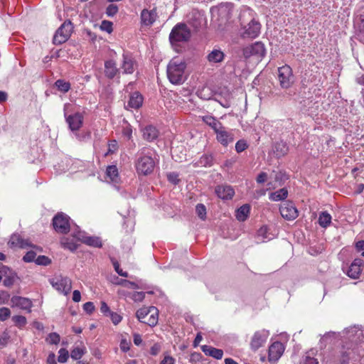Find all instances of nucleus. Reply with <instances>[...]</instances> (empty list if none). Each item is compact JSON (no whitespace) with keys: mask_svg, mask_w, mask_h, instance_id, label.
I'll return each mask as SVG.
<instances>
[{"mask_svg":"<svg viewBox=\"0 0 364 364\" xmlns=\"http://www.w3.org/2000/svg\"><path fill=\"white\" fill-rule=\"evenodd\" d=\"M80 242L94 247H101L102 245V241L100 237L95 236H88L85 232L77 231V236H76Z\"/></svg>","mask_w":364,"mask_h":364,"instance_id":"obj_16","label":"nucleus"},{"mask_svg":"<svg viewBox=\"0 0 364 364\" xmlns=\"http://www.w3.org/2000/svg\"><path fill=\"white\" fill-rule=\"evenodd\" d=\"M60 336L56 333H51L48 335L47 341L50 344H58L60 342Z\"/></svg>","mask_w":364,"mask_h":364,"instance_id":"obj_53","label":"nucleus"},{"mask_svg":"<svg viewBox=\"0 0 364 364\" xmlns=\"http://www.w3.org/2000/svg\"><path fill=\"white\" fill-rule=\"evenodd\" d=\"M118 12V6L115 4H109L106 9V14L112 17Z\"/></svg>","mask_w":364,"mask_h":364,"instance_id":"obj_52","label":"nucleus"},{"mask_svg":"<svg viewBox=\"0 0 364 364\" xmlns=\"http://www.w3.org/2000/svg\"><path fill=\"white\" fill-rule=\"evenodd\" d=\"M86 350L84 346L80 347L77 346L75 347L72 350L70 353V356L74 360H80L82 355L85 353Z\"/></svg>","mask_w":364,"mask_h":364,"instance_id":"obj_39","label":"nucleus"},{"mask_svg":"<svg viewBox=\"0 0 364 364\" xmlns=\"http://www.w3.org/2000/svg\"><path fill=\"white\" fill-rule=\"evenodd\" d=\"M130 298L135 302H141L145 297V293L144 291H134L129 294Z\"/></svg>","mask_w":364,"mask_h":364,"instance_id":"obj_44","label":"nucleus"},{"mask_svg":"<svg viewBox=\"0 0 364 364\" xmlns=\"http://www.w3.org/2000/svg\"><path fill=\"white\" fill-rule=\"evenodd\" d=\"M203 121L206 124L210 126L214 130L215 132L218 131L219 129H221V127L223 126L221 122H220L215 117L210 116V115H206V116L203 117Z\"/></svg>","mask_w":364,"mask_h":364,"instance_id":"obj_35","label":"nucleus"},{"mask_svg":"<svg viewBox=\"0 0 364 364\" xmlns=\"http://www.w3.org/2000/svg\"><path fill=\"white\" fill-rule=\"evenodd\" d=\"M112 26L113 24L111 21L104 20L101 23L100 29L107 32L108 33H111L113 31Z\"/></svg>","mask_w":364,"mask_h":364,"instance_id":"obj_47","label":"nucleus"},{"mask_svg":"<svg viewBox=\"0 0 364 364\" xmlns=\"http://www.w3.org/2000/svg\"><path fill=\"white\" fill-rule=\"evenodd\" d=\"M175 359L168 355H164V358L162 360H161V364H174Z\"/></svg>","mask_w":364,"mask_h":364,"instance_id":"obj_62","label":"nucleus"},{"mask_svg":"<svg viewBox=\"0 0 364 364\" xmlns=\"http://www.w3.org/2000/svg\"><path fill=\"white\" fill-rule=\"evenodd\" d=\"M196 211L198 216L203 220L206 218V208L202 203H198L196 207Z\"/></svg>","mask_w":364,"mask_h":364,"instance_id":"obj_42","label":"nucleus"},{"mask_svg":"<svg viewBox=\"0 0 364 364\" xmlns=\"http://www.w3.org/2000/svg\"><path fill=\"white\" fill-rule=\"evenodd\" d=\"M8 245L11 248H21L26 249L28 247L33 248L38 252H42V248L34 245L28 239H24L20 234H13L8 242Z\"/></svg>","mask_w":364,"mask_h":364,"instance_id":"obj_9","label":"nucleus"},{"mask_svg":"<svg viewBox=\"0 0 364 364\" xmlns=\"http://www.w3.org/2000/svg\"><path fill=\"white\" fill-rule=\"evenodd\" d=\"M35 262L39 265L46 266V265H48L51 262V260L48 257L41 255V256H38L36 259Z\"/></svg>","mask_w":364,"mask_h":364,"instance_id":"obj_49","label":"nucleus"},{"mask_svg":"<svg viewBox=\"0 0 364 364\" xmlns=\"http://www.w3.org/2000/svg\"><path fill=\"white\" fill-rule=\"evenodd\" d=\"M119 285H122L127 288L134 289H147V285L141 280H137L136 282H131L127 279H120L117 283Z\"/></svg>","mask_w":364,"mask_h":364,"instance_id":"obj_24","label":"nucleus"},{"mask_svg":"<svg viewBox=\"0 0 364 364\" xmlns=\"http://www.w3.org/2000/svg\"><path fill=\"white\" fill-rule=\"evenodd\" d=\"M122 68L123 69V73L126 74H131L134 71L135 62L134 61L133 58L128 54H123Z\"/></svg>","mask_w":364,"mask_h":364,"instance_id":"obj_25","label":"nucleus"},{"mask_svg":"<svg viewBox=\"0 0 364 364\" xmlns=\"http://www.w3.org/2000/svg\"><path fill=\"white\" fill-rule=\"evenodd\" d=\"M215 192L216 195L223 200L231 199L235 194L233 188L228 185L218 186L215 188Z\"/></svg>","mask_w":364,"mask_h":364,"instance_id":"obj_18","label":"nucleus"},{"mask_svg":"<svg viewBox=\"0 0 364 364\" xmlns=\"http://www.w3.org/2000/svg\"><path fill=\"white\" fill-rule=\"evenodd\" d=\"M36 258V252L31 250L26 252V254L23 256V259L26 262H31L35 261Z\"/></svg>","mask_w":364,"mask_h":364,"instance_id":"obj_51","label":"nucleus"},{"mask_svg":"<svg viewBox=\"0 0 364 364\" xmlns=\"http://www.w3.org/2000/svg\"><path fill=\"white\" fill-rule=\"evenodd\" d=\"M10 338V336L8 332L4 331L0 336V346H5Z\"/></svg>","mask_w":364,"mask_h":364,"instance_id":"obj_57","label":"nucleus"},{"mask_svg":"<svg viewBox=\"0 0 364 364\" xmlns=\"http://www.w3.org/2000/svg\"><path fill=\"white\" fill-rule=\"evenodd\" d=\"M356 336L361 348H364V332L363 331H357Z\"/></svg>","mask_w":364,"mask_h":364,"instance_id":"obj_61","label":"nucleus"},{"mask_svg":"<svg viewBox=\"0 0 364 364\" xmlns=\"http://www.w3.org/2000/svg\"><path fill=\"white\" fill-rule=\"evenodd\" d=\"M143 100L144 98L139 92H133L129 97L127 106L130 108L138 109L142 105Z\"/></svg>","mask_w":364,"mask_h":364,"instance_id":"obj_30","label":"nucleus"},{"mask_svg":"<svg viewBox=\"0 0 364 364\" xmlns=\"http://www.w3.org/2000/svg\"><path fill=\"white\" fill-rule=\"evenodd\" d=\"M250 206L248 204H245L239 208L236 211V218L239 221H245L248 217L250 213Z\"/></svg>","mask_w":364,"mask_h":364,"instance_id":"obj_36","label":"nucleus"},{"mask_svg":"<svg viewBox=\"0 0 364 364\" xmlns=\"http://www.w3.org/2000/svg\"><path fill=\"white\" fill-rule=\"evenodd\" d=\"M266 50L262 42H256L243 48V56L247 59L255 58L256 60H261L265 55Z\"/></svg>","mask_w":364,"mask_h":364,"instance_id":"obj_7","label":"nucleus"},{"mask_svg":"<svg viewBox=\"0 0 364 364\" xmlns=\"http://www.w3.org/2000/svg\"><path fill=\"white\" fill-rule=\"evenodd\" d=\"M355 26L359 33H364V14L360 15L355 23Z\"/></svg>","mask_w":364,"mask_h":364,"instance_id":"obj_46","label":"nucleus"},{"mask_svg":"<svg viewBox=\"0 0 364 364\" xmlns=\"http://www.w3.org/2000/svg\"><path fill=\"white\" fill-rule=\"evenodd\" d=\"M225 55L223 51L218 49L212 50L207 56L208 60L210 63H217L223 60Z\"/></svg>","mask_w":364,"mask_h":364,"instance_id":"obj_34","label":"nucleus"},{"mask_svg":"<svg viewBox=\"0 0 364 364\" xmlns=\"http://www.w3.org/2000/svg\"><path fill=\"white\" fill-rule=\"evenodd\" d=\"M247 148V144L245 140H239L235 144V150L237 153L245 151Z\"/></svg>","mask_w":364,"mask_h":364,"instance_id":"obj_54","label":"nucleus"},{"mask_svg":"<svg viewBox=\"0 0 364 364\" xmlns=\"http://www.w3.org/2000/svg\"><path fill=\"white\" fill-rule=\"evenodd\" d=\"M363 264V259L360 258L355 259L348 268L347 272L348 276L352 279H358L362 272L361 267Z\"/></svg>","mask_w":364,"mask_h":364,"instance_id":"obj_19","label":"nucleus"},{"mask_svg":"<svg viewBox=\"0 0 364 364\" xmlns=\"http://www.w3.org/2000/svg\"><path fill=\"white\" fill-rule=\"evenodd\" d=\"M281 215L288 220H292L298 217V210L291 201L284 202L279 208Z\"/></svg>","mask_w":364,"mask_h":364,"instance_id":"obj_14","label":"nucleus"},{"mask_svg":"<svg viewBox=\"0 0 364 364\" xmlns=\"http://www.w3.org/2000/svg\"><path fill=\"white\" fill-rule=\"evenodd\" d=\"M52 287L58 292L68 295L72 289V281L67 277L57 275L50 279Z\"/></svg>","mask_w":364,"mask_h":364,"instance_id":"obj_6","label":"nucleus"},{"mask_svg":"<svg viewBox=\"0 0 364 364\" xmlns=\"http://www.w3.org/2000/svg\"><path fill=\"white\" fill-rule=\"evenodd\" d=\"M213 164V156L212 154H203L196 162L193 164L194 167H210Z\"/></svg>","mask_w":364,"mask_h":364,"instance_id":"obj_33","label":"nucleus"},{"mask_svg":"<svg viewBox=\"0 0 364 364\" xmlns=\"http://www.w3.org/2000/svg\"><path fill=\"white\" fill-rule=\"evenodd\" d=\"M201 349L206 355L211 356L218 360L223 358V351L221 349L215 348L207 345L202 346Z\"/></svg>","mask_w":364,"mask_h":364,"instance_id":"obj_29","label":"nucleus"},{"mask_svg":"<svg viewBox=\"0 0 364 364\" xmlns=\"http://www.w3.org/2000/svg\"><path fill=\"white\" fill-rule=\"evenodd\" d=\"M167 178L168 181L176 185L180 182L179 175L176 172H170L167 173Z\"/></svg>","mask_w":364,"mask_h":364,"instance_id":"obj_48","label":"nucleus"},{"mask_svg":"<svg viewBox=\"0 0 364 364\" xmlns=\"http://www.w3.org/2000/svg\"><path fill=\"white\" fill-rule=\"evenodd\" d=\"M105 75L112 79L116 76L119 73V70L117 68L115 62L113 60H107L105 63Z\"/></svg>","mask_w":364,"mask_h":364,"instance_id":"obj_31","label":"nucleus"},{"mask_svg":"<svg viewBox=\"0 0 364 364\" xmlns=\"http://www.w3.org/2000/svg\"><path fill=\"white\" fill-rule=\"evenodd\" d=\"M73 25L70 21L64 22L56 31L53 37V43L62 44L68 41L73 31Z\"/></svg>","mask_w":364,"mask_h":364,"instance_id":"obj_10","label":"nucleus"},{"mask_svg":"<svg viewBox=\"0 0 364 364\" xmlns=\"http://www.w3.org/2000/svg\"><path fill=\"white\" fill-rule=\"evenodd\" d=\"M113 266L117 274L122 277H127L129 276L127 272H123L119 267V264L117 262H113Z\"/></svg>","mask_w":364,"mask_h":364,"instance_id":"obj_58","label":"nucleus"},{"mask_svg":"<svg viewBox=\"0 0 364 364\" xmlns=\"http://www.w3.org/2000/svg\"><path fill=\"white\" fill-rule=\"evenodd\" d=\"M11 316V311L9 309L6 307H1L0 309V321H4L7 320Z\"/></svg>","mask_w":364,"mask_h":364,"instance_id":"obj_50","label":"nucleus"},{"mask_svg":"<svg viewBox=\"0 0 364 364\" xmlns=\"http://www.w3.org/2000/svg\"><path fill=\"white\" fill-rule=\"evenodd\" d=\"M120 349L123 352H127L130 349V343L126 339H122L120 342Z\"/></svg>","mask_w":364,"mask_h":364,"instance_id":"obj_60","label":"nucleus"},{"mask_svg":"<svg viewBox=\"0 0 364 364\" xmlns=\"http://www.w3.org/2000/svg\"><path fill=\"white\" fill-rule=\"evenodd\" d=\"M12 321L18 328L23 327L27 323L26 318L23 316H14L12 317Z\"/></svg>","mask_w":364,"mask_h":364,"instance_id":"obj_41","label":"nucleus"},{"mask_svg":"<svg viewBox=\"0 0 364 364\" xmlns=\"http://www.w3.org/2000/svg\"><path fill=\"white\" fill-rule=\"evenodd\" d=\"M215 133L217 134V140L225 146H228L234 140L232 134L228 132L223 126Z\"/></svg>","mask_w":364,"mask_h":364,"instance_id":"obj_20","label":"nucleus"},{"mask_svg":"<svg viewBox=\"0 0 364 364\" xmlns=\"http://www.w3.org/2000/svg\"><path fill=\"white\" fill-rule=\"evenodd\" d=\"M232 4L222 3L211 9L213 18L218 21L220 26L225 24L232 16Z\"/></svg>","mask_w":364,"mask_h":364,"instance_id":"obj_4","label":"nucleus"},{"mask_svg":"<svg viewBox=\"0 0 364 364\" xmlns=\"http://www.w3.org/2000/svg\"><path fill=\"white\" fill-rule=\"evenodd\" d=\"M117 142L115 140H112L108 144V150L105 155L113 154L117 150Z\"/></svg>","mask_w":364,"mask_h":364,"instance_id":"obj_55","label":"nucleus"},{"mask_svg":"<svg viewBox=\"0 0 364 364\" xmlns=\"http://www.w3.org/2000/svg\"><path fill=\"white\" fill-rule=\"evenodd\" d=\"M157 13L156 9L149 11L144 9L141 14V23L144 26H151L156 21Z\"/></svg>","mask_w":364,"mask_h":364,"instance_id":"obj_23","label":"nucleus"},{"mask_svg":"<svg viewBox=\"0 0 364 364\" xmlns=\"http://www.w3.org/2000/svg\"><path fill=\"white\" fill-rule=\"evenodd\" d=\"M186 63L178 58H173L167 65V76L173 84H181L184 81V70Z\"/></svg>","mask_w":364,"mask_h":364,"instance_id":"obj_2","label":"nucleus"},{"mask_svg":"<svg viewBox=\"0 0 364 364\" xmlns=\"http://www.w3.org/2000/svg\"><path fill=\"white\" fill-rule=\"evenodd\" d=\"M83 309L88 314H92L95 310V306L92 302L88 301L83 305Z\"/></svg>","mask_w":364,"mask_h":364,"instance_id":"obj_59","label":"nucleus"},{"mask_svg":"<svg viewBox=\"0 0 364 364\" xmlns=\"http://www.w3.org/2000/svg\"><path fill=\"white\" fill-rule=\"evenodd\" d=\"M58 361L59 363H65L68 358H69V353L68 351L65 348H60L58 351Z\"/></svg>","mask_w":364,"mask_h":364,"instance_id":"obj_45","label":"nucleus"},{"mask_svg":"<svg viewBox=\"0 0 364 364\" xmlns=\"http://www.w3.org/2000/svg\"><path fill=\"white\" fill-rule=\"evenodd\" d=\"M272 150L276 157L281 158L289 151V146L286 142L283 141H277L272 146Z\"/></svg>","mask_w":364,"mask_h":364,"instance_id":"obj_26","label":"nucleus"},{"mask_svg":"<svg viewBox=\"0 0 364 364\" xmlns=\"http://www.w3.org/2000/svg\"><path fill=\"white\" fill-rule=\"evenodd\" d=\"M269 336V331L264 329L256 331L252 336L250 341V348L256 351L264 346Z\"/></svg>","mask_w":364,"mask_h":364,"instance_id":"obj_13","label":"nucleus"},{"mask_svg":"<svg viewBox=\"0 0 364 364\" xmlns=\"http://www.w3.org/2000/svg\"><path fill=\"white\" fill-rule=\"evenodd\" d=\"M0 272L5 276V278L4 279V286H12L15 282L16 274L14 272H12L9 268L4 266H3L1 268Z\"/></svg>","mask_w":364,"mask_h":364,"instance_id":"obj_27","label":"nucleus"},{"mask_svg":"<svg viewBox=\"0 0 364 364\" xmlns=\"http://www.w3.org/2000/svg\"><path fill=\"white\" fill-rule=\"evenodd\" d=\"M267 180V174L265 172H261L257 177L256 181L258 183H263Z\"/></svg>","mask_w":364,"mask_h":364,"instance_id":"obj_63","label":"nucleus"},{"mask_svg":"<svg viewBox=\"0 0 364 364\" xmlns=\"http://www.w3.org/2000/svg\"><path fill=\"white\" fill-rule=\"evenodd\" d=\"M142 132L144 139L149 141L157 139L159 133L158 129L152 125L144 127Z\"/></svg>","mask_w":364,"mask_h":364,"instance_id":"obj_28","label":"nucleus"},{"mask_svg":"<svg viewBox=\"0 0 364 364\" xmlns=\"http://www.w3.org/2000/svg\"><path fill=\"white\" fill-rule=\"evenodd\" d=\"M278 80L283 89H287L294 82V76L290 66L285 65L278 68Z\"/></svg>","mask_w":364,"mask_h":364,"instance_id":"obj_11","label":"nucleus"},{"mask_svg":"<svg viewBox=\"0 0 364 364\" xmlns=\"http://www.w3.org/2000/svg\"><path fill=\"white\" fill-rule=\"evenodd\" d=\"M331 223V216L326 211H323L320 213L318 218V224L323 227L326 228Z\"/></svg>","mask_w":364,"mask_h":364,"instance_id":"obj_38","label":"nucleus"},{"mask_svg":"<svg viewBox=\"0 0 364 364\" xmlns=\"http://www.w3.org/2000/svg\"><path fill=\"white\" fill-rule=\"evenodd\" d=\"M159 310L155 306L143 307L136 311V317L139 321L154 326L159 321Z\"/></svg>","mask_w":364,"mask_h":364,"instance_id":"obj_3","label":"nucleus"},{"mask_svg":"<svg viewBox=\"0 0 364 364\" xmlns=\"http://www.w3.org/2000/svg\"><path fill=\"white\" fill-rule=\"evenodd\" d=\"M64 116L65 121L68 124L70 131L75 134L79 141H83L86 137H89L90 134H80L78 131L82 127L84 122V115L81 112L71 113L73 111V105L70 103L64 105Z\"/></svg>","mask_w":364,"mask_h":364,"instance_id":"obj_1","label":"nucleus"},{"mask_svg":"<svg viewBox=\"0 0 364 364\" xmlns=\"http://www.w3.org/2000/svg\"><path fill=\"white\" fill-rule=\"evenodd\" d=\"M55 85L58 88V90L63 93H65L69 91L70 89V84L68 82H66L63 80H58L55 82Z\"/></svg>","mask_w":364,"mask_h":364,"instance_id":"obj_40","label":"nucleus"},{"mask_svg":"<svg viewBox=\"0 0 364 364\" xmlns=\"http://www.w3.org/2000/svg\"><path fill=\"white\" fill-rule=\"evenodd\" d=\"M191 36V30L185 23H178L172 29L169 39L172 44L178 42H187Z\"/></svg>","mask_w":364,"mask_h":364,"instance_id":"obj_5","label":"nucleus"},{"mask_svg":"<svg viewBox=\"0 0 364 364\" xmlns=\"http://www.w3.org/2000/svg\"><path fill=\"white\" fill-rule=\"evenodd\" d=\"M155 162L151 156L143 155L139 157L136 162V169L139 174L148 175L154 168Z\"/></svg>","mask_w":364,"mask_h":364,"instance_id":"obj_8","label":"nucleus"},{"mask_svg":"<svg viewBox=\"0 0 364 364\" xmlns=\"http://www.w3.org/2000/svg\"><path fill=\"white\" fill-rule=\"evenodd\" d=\"M109 316L114 325H117L122 321V316L115 312H110Z\"/></svg>","mask_w":364,"mask_h":364,"instance_id":"obj_56","label":"nucleus"},{"mask_svg":"<svg viewBox=\"0 0 364 364\" xmlns=\"http://www.w3.org/2000/svg\"><path fill=\"white\" fill-rule=\"evenodd\" d=\"M271 177L274 178V181L275 182H278L279 183V185H282V183L287 179L286 174L282 171H279V172L274 171L273 173L272 174Z\"/></svg>","mask_w":364,"mask_h":364,"instance_id":"obj_43","label":"nucleus"},{"mask_svg":"<svg viewBox=\"0 0 364 364\" xmlns=\"http://www.w3.org/2000/svg\"><path fill=\"white\" fill-rule=\"evenodd\" d=\"M11 302L13 306L18 307L23 310L31 311L32 307V301L25 297L14 296L11 298Z\"/></svg>","mask_w":364,"mask_h":364,"instance_id":"obj_21","label":"nucleus"},{"mask_svg":"<svg viewBox=\"0 0 364 364\" xmlns=\"http://www.w3.org/2000/svg\"><path fill=\"white\" fill-rule=\"evenodd\" d=\"M288 196V191L287 188H283L277 191L269 194V199L272 201H279L284 200Z\"/></svg>","mask_w":364,"mask_h":364,"instance_id":"obj_37","label":"nucleus"},{"mask_svg":"<svg viewBox=\"0 0 364 364\" xmlns=\"http://www.w3.org/2000/svg\"><path fill=\"white\" fill-rule=\"evenodd\" d=\"M284 348L281 342L273 343L269 348V360L277 361L283 354Z\"/></svg>","mask_w":364,"mask_h":364,"instance_id":"obj_17","label":"nucleus"},{"mask_svg":"<svg viewBox=\"0 0 364 364\" xmlns=\"http://www.w3.org/2000/svg\"><path fill=\"white\" fill-rule=\"evenodd\" d=\"M53 225L57 232L67 233L70 228L69 217L64 213L57 214L53 219Z\"/></svg>","mask_w":364,"mask_h":364,"instance_id":"obj_12","label":"nucleus"},{"mask_svg":"<svg viewBox=\"0 0 364 364\" xmlns=\"http://www.w3.org/2000/svg\"><path fill=\"white\" fill-rule=\"evenodd\" d=\"M260 29V23L258 21L252 20L247 26L244 27V31L242 33V37L255 38L259 34Z\"/></svg>","mask_w":364,"mask_h":364,"instance_id":"obj_15","label":"nucleus"},{"mask_svg":"<svg viewBox=\"0 0 364 364\" xmlns=\"http://www.w3.org/2000/svg\"><path fill=\"white\" fill-rule=\"evenodd\" d=\"M106 176L107 180H109L110 182L118 183L119 176L117 166L114 165L108 166L106 169Z\"/></svg>","mask_w":364,"mask_h":364,"instance_id":"obj_32","label":"nucleus"},{"mask_svg":"<svg viewBox=\"0 0 364 364\" xmlns=\"http://www.w3.org/2000/svg\"><path fill=\"white\" fill-rule=\"evenodd\" d=\"M76 236H77V232H75L73 233L72 238L66 237H62L60 240V244L63 247L70 251H75L77 248V242L79 241Z\"/></svg>","mask_w":364,"mask_h":364,"instance_id":"obj_22","label":"nucleus"},{"mask_svg":"<svg viewBox=\"0 0 364 364\" xmlns=\"http://www.w3.org/2000/svg\"><path fill=\"white\" fill-rule=\"evenodd\" d=\"M303 364H318V361L314 358L306 355L304 360Z\"/></svg>","mask_w":364,"mask_h":364,"instance_id":"obj_64","label":"nucleus"}]
</instances>
